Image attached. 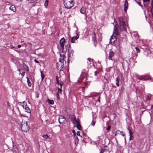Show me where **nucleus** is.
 <instances>
[{"mask_svg": "<svg viewBox=\"0 0 153 153\" xmlns=\"http://www.w3.org/2000/svg\"><path fill=\"white\" fill-rule=\"evenodd\" d=\"M65 7L69 9L73 6L74 4V0H63Z\"/></svg>", "mask_w": 153, "mask_h": 153, "instance_id": "1", "label": "nucleus"}, {"mask_svg": "<svg viewBox=\"0 0 153 153\" xmlns=\"http://www.w3.org/2000/svg\"><path fill=\"white\" fill-rule=\"evenodd\" d=\"M118 19L120 25V30L121 31H123L126 29L125 23L124 19L122 17H119Z\"/></svg>", "mask_w": 153, "mask_h": 153, "instance_id": "2", "label": "nucleus"}, {"mask_svg": "<svg viewBox=\"0 0 153 153\" xmlns=\"http://www.w3.org/2000/svg\"><path fill=\"white\" fill-rule=\"evenodd\" d=\"M21 129L24 131L26 132L29 130V128L27 123L25 121H22L21 125Z\"/></svg>", "mask_w": 153, "mask_h": 153, "instance_id": "3", "label": "nucleus"}, {"mask_svg": "<svg viewBox=\"0 0 153 153\" xmlns=\"http://www.w3.org/2000/svg\"><path fill=\"white\" fill-rule=\"evenodd\" d=\"M73 123L74 124V126L77 127L79 130H82V127L80 125V121L78 119L76 120L75 118L74 120L73 121Z\"/></svg>", "mask_w": 153, "mask_h": 153, "instance_id": "4", "label": "nucleus"}, {"mask_svg": "<svg viewBox=\"0 0 153 153\" xmlns=\"http://www.w3.org/2000/svg\"><path fill=\"white\" fill-rule=\"evenodd\" d=\"M63 65L64 63L63 62H62L59 60V62L56 64V67L57 69L59 71H63Z\"/></svg>", "mask_w": 153, "mask_h": 153, "instance_id": "5", "label": "nucleus"}, {"mask_svg": "<svg viewBox=\"0 0 153 153\" xmlns=\"http://www.w3.org/2000/svg\"><path fill=\"white\" fill-rule=\"evenodd\" d=\"M22 103L23 104V105H22V106L23 108L25 109V111L29 113H30L31 110L26 105V102L24 101L22 102Z\"/></svg>", "mask_w": 153, "mask_h": 153, "instance_id": "6", "label": "nucleus"}, {"mask_svg": "<svg viewBox=\"0 0 153 153\" xmlns=\"http://www.w3.org/2000/svg\"><path fill=\"white\" fill-rule=\"evenodd\" d=\"M59 122L60 124H63L66 122V120L65 117L63 116H59L58 119Z\"/></svg>", "mask_w": 153, "mask_h": 153, "instance_id": "7", "label": "nucleus"}, {"mask_svg": "<svg viewBox=\"0 0 153 153\" xmlns=\"http://www.w3.org/2000/svg\"><path fill=\"white\" fill-rule=\"evenodd\" d=\"M140 80H147L149 79V75H143L140 76L137 78Z\"/></svg>", "mask_w": 153, "mask_h": 153, "instance_id": "8", "label": "nucleus"}, {"mask_svg": "<svg viewBox=\"0 0 153 153\" xmlns=\"http://www.w3.org/2000/svg\"><path fill=\"white\" fill-rule=\"evenodd\" d=\"M65 42V40L64 38H62L60 41V44L61 47L64 49V45Z\"/></svg>", "mask_w": 153, "mask_h": 153, "instance_id": "9", "label": "nucleus"}, {"mask_svg": "<svg viewBox=\"0 0 153 153\" xmlns=\"http://www.w3.org/2000/svg\"><path fill=\"white\" fill-rule=\"evenodd\" d=\"M28 2L30 4L31 7H33L34 6L35 4L37 3V2L36 1H35L33 0H28Z\"/></svg>", "mask_w": 153, "mask_h": 153, "instance_id": "10", "label": "nucleus"}, {"mask_svg": "<svg viewBox=\"0 0 153 153\" xmlns=\"http://www.w3.org/2000/svg\"><path fill=\"white\" fill-rule=\"evenodd\" d=\"M114 53L113 51H110L109 53L108 59H109L113 60V57L114 56Z\"/></svg>", "mask_w": 153, "mask_h": 153, "instance_id": "11", "label": "nucleus"}, {"mask_svg": "<svg viewBox=\"0 0 153 153\" xmlns=\"http://www.w3.org/2000/svg\"><path fill=\"white\" fill-rule=\"evenodd\" d=\"M116 40V37L115 36H111L110 40V42L111 43H114L115 42V41Z\"/></svg>", "mask_w": 153, "mask_h": 153, "instance_id": "12", "label": "nucleus"}, {"mask_svg": "<svg viewBox=\"0 0 153 153\" xmlns=\"http://www.w3.org/2000/svg\"><path fill=\"white\" fill-rule=\"evenodd\" d=\"M128 3L127 1H126L124 4V10L125 12H126L128 9Z\"/></svg>", "mask_w": 153, "mask_h": 153, "instance_id": "13", "label": "nucleus"}, {"mask_svg": "<svg viewBox=\"0 0 153 153\" xmlns=\"http://www.w3.org/2000/svg\"><path fill=\"white\" fill-rule=\"evenodd\" d=\"M73 51L72 50H70L68 51V58H70L73 56Z\"/></svg>", "mask_w": 153, "mask_h": 153, "instance_id": "14", "label": "nucleus"}, {"mask_svg": "<svg viewBox=\"0 0 153 153\" xmlns=\"http://www.w3.org/2000/svg\"><path fill=\"white\" fill-rule=\"evenodd\" d=\"M114 33L117 35H120V33L119 31L115 27V28L114 29Z\"/></svg>", "mask_w": 153, "mask_h": 153, "instance_id": "15", "label": "nucleus"}, {"mask_svg": "<svg viewBox=\"0 0 153 153\" xmlns=\"http://www.w3.org/2000/svg\"><path fill=\"white\" fill-rule=\"evenodd\" d=\"M9 9L10 10L13 11V12H14L16 11V8L14 6L12 5L9 7Z\"/></svg>", "mask_w": 153, "mask_h": 153, "instance_id": "16", "label": "nucleus"}, {"mask_svg": "<svg viewBox=\"0 0 153 153\" xmlns=\"http://www.w3.org/2000/svg\"><path fill=\"white\" fill-rule=\"evenodd\" d=\"M120 80V78L119 77L117 76L116 79V85L117 86H119V81Z\"/></svg>", "mask_w": 153, "mask_h": 153, "instance_id": "17", "label": "nucleus"}, {"mask_svg": "<svg viewBox=\"0 0 153 153\" xmlns=\"http://www.w3.org/2000/svg\"><path fill=\"white\" fill-rule=\"evenodd\" d=\"M80 13L82 14H84L85 12V8L83 7H82L80 10Z\"/></svg>", "mask_w": 153, "mask_h": 153, "instance_id": "18", "label": "nucleus"}, {"mask_svg": "<svg viewBox=\"0 0 153 153\" xmlns=\"http://www.w3.org/2000/svg\"><path fill=\"white\" fill-rule=\"evenodd\" d=\"M23 67L25 68V69H26V70L27 71H29V68L24 63H23L22 64Z\"/></svg>", "mask_w": 153, "mask_h": 153, "instance_id": "19", "label": "nucleus"}, {"mask_svg": "<svg viewBox=\"0 0 153 153\" xmlns=\"http://www.w3.org/2000/svg\"><path fill=\"white\" fill-rule=\"evenodd\" d=\"M18 71L19 72V74H21L22 77L23 76L25 75V72H22V73H21L20 72V71H21V69H18Z\"/></svg>", "mask_w": 153, "mask_h": 153, "instance_id": "20", "label": "nucleus"}, {"mask_svg": "<svg viewBox=\"0 0 153 153\" xmlns=\"http://www.w3.org/2000/svg\"><path fill=\"white\" fill-rule=\"evenodd\" d=\"M26 78L27 79V82L28 85L29 86H30L32 85L31 83L30 82V81L29 79V78L28 77H26Z\"/></svg>", "mask_w": 153, "mask_h": 153, "instance_id": "21", "label": "nucleus"}, {"mask_svg": "<svg viewBox=\"0 0 153 153\" xmlns=\"http://www.w3.org/2000/svg\"><path fill=\"white\" fill-rule=\"evenodd\" d=\"M76 36H74L72 38H73V39H74L77 40L79 38V36L78 35L77 33H76Z\"/></svg>", "mask_w": 153, "mask_h": 153, "instance_id": "22", "label": "nucleus"}, {"mask_svg": "<svg viewBox=\"0 0 153 153\" xmlns=\"http://www.w3.org/2000/svg\"><path fill=\"white\" fill-rule=\"evenodd\" d=\"M75 137V143L77 145L79 142V139L77 136H76Z\"/></svg>", "mask_w": 153, "mask_h": 153, "instance_id": "23", "label": "nucleus"}, {"mask_svg": "<svg viewBox=\"0 0 153 153\" xmlns=\"http://www.w3.org/2000/svg\"><path fill=\"white\" fill-rule=\"evenodd\" d=\"M41 78H42L41 81H42L43 80V79H44V77H45V76L43 74L42 71H41Z\"/></svg>", "mask_w": 153, "mask_h": 153, "instance_id": "24", "label": "nucleus"}, {"mask_svg": "<svg viewBox=\"0 0 153 153\" xmlns=\"http://www.w3.org/2000/svg\"><path fill=\"white\" fill-rule=\"evenodd\" d=\"M61 91H62L61 89L60 88H59L58 91L57 92V95H59V93L61 94Z\"/></svg>", "mask_w": 153, "mask_h": 153, "instance_id": "25", "label": "nucleus"}, {"mask_svg": "<svg viewBox=\"0 0 153 153\" xmlns=\"http://www.w3.org/2000/svg\"><path fill=\"white\" fill-rule=\"evenodd\" d=\"M48 102L51 104H54V101L53 100H48Z\"/></svg>", "mask_w": 153, "mask_h": 153, "instance_id": "26", "label": "nucleus"}, {"mask_svg": "<svg viewBox=\"0 0 153 153\" xmlns=\"http://www.w3.org/2000/svg\"><path fill=\"white\" fill-rule=\"evenodd\" d=\"M49 0H46L45 3L44 5L45 7H47L48 5Z\"/></svg>", "mask_w": 153, "mask_h": 153, "instance_id": "27", "label": "nucleus"}, {"mask_svg": "<svg viewBox=\"0 0 153 153\" xmlns=\"http://www.w3.org/2000/svg\"><path fill=\"white\" fill-rule=\"evenodd\" d=\"M128 131H129V133L130 134V140H131V130H130V129L129 128H128Z\"/></svg>", "mask_w": 153, "mask_h": 153, "instance_id": "28", "label": "nucleus"}, {"mask_svg": "<svg viewBox=\"0 0 153 153\" xmlns=\"http://www.w3.org/2000/svg\"><path fill=\"white\" fill-rule=\"evenodd\" d=\"M135 1L137 3V4H139V6H140L141 7L142 6V5H141V4L140 3V0H139V1L136 0V1Z\"/></svg>", "mask_w": 153, "mask_h": 153, "instance_id": "29", "label": "nucleus"}, {"mask_svg": "<svg viewBox=\"0 0 153 153\" xmlns=\"http://www.w3.org/2000/svg\"><path fill=\"white\" fill-rule=\"evenodd\" d=\"M42 136L45 139H47L48 137V136L47 134H44Z\"/></svg>", "mask_w": 153, "mask_h": 153, "instance_id": "30", "label": "nucleus"}, {"mask_svg": "<svg viewBox=\"0 0 153 153\" xmlns=\"http://www.w3.org/2000/svg\"><path fill=\"white\" fill-rule=\"evenodd\" d=\"M59 84L60 86V88H62V85H63V82H59V84Z\"/></svg>", "mask_w": 153, "mask_h": 153, "instance_id": "31", "label": "nucleus"}, {"mask_svg": "<svg viewBox=\"0 0 153 153\" xmlns=\"http://www.w3.org/2000/svg\"><path fill=\"white\" fill-rule=\"evenodd\" d=\"M95 122H96V121H94V120H92V122L91 123V124H92V125L93 126H94L95 125Z\"/></svg>", "mask_w": 153, "mask_h": 153, "instance_id": "32", "label": "nucleus"}, {"mask_svg": "<svg viewBox=\"0 0 153 153\" xmlns=\"http://www.w3.org/2000/svg\"><path fill=\"white\" fill-rule=\"evenodd\" d=\"M75 39H73V38H72L71 41L72 43H74L75 42Z\"/></svg>", "mask_w": 153, "mask_h": 153, "instance_id": "33", "label": "nucleus"}, {"mask_svg": "<svg viewBox=\"0 0 153 153\" xmlns=\"http://www.w3.org/2000/svg\"><path fill=\"white\" fill-rule=\"evenodd\" d=\"M135 49L136 50V51H137V52H140V50L138 48H137V47H136L135 48Z\"/></svg>", "mask_w": 153, "mask_h": 153, "instance_id": "34", "label": "nucleus"}, {"mask_svg": "<svg viewBox=\"0 0 153 153\" xmlns=\"http://www.w3.org/2000/svg\"><path fill=\"white\" fill-rule=\"evenodd\" d=\"M72 132L74 134V137H76V131H75V130H72Z\"/></svg>", "mask_w": 153, "mask_h": 153, "instance_id": "35", "label": "nucleus"}, {"mask_svg": "<svg viewBox=\"0 0 153 153\" xmlns=\"http://www.w3.org/2000/svg\"><path fill=\"white\" fill-rule=\"evenodd\" d=\"M56 82L58 84H59V80L58 79V77L57 76L56 77Z\"/></svg>", "mask_w": 153, "mask_h": 153, "instance_id": "36", "label": "nucleus"}, {"mask_svg": "<svg viewBox=\"0 0 153 153\" xmlns=\"http://www.w3.org/2000/svg\"><path fill=\"white\" fill-rule=\"evenodd\" d=\"M143 1L144 3L147 2H149L150 0H143Z\"/></svg>", "mask_w": 153, "mask_h": 153, "instance_id": "37", "label": "nucleus"}, {"mask_svg": "<svg viewBox=\"0 0 153 153\" xmlns=\"http://www.w3.org/2000/svg\"><path fill=\"white\" fill-rule=\"evenodd\" d=\"M111 128V126H109L107 128L106 130L108 131Z\"/></svg>", "mask_w": 153, "mask_h": 153, "instance_id": "38", "label": "nucleus"}, {"mask_svg": "<svg viewBox=\"0 0 153 153\" xmlns=\"http://www.w3.org/2000/svg\"><path fill=\"white\" fill-rule=\"evenodd\" d=\"M76 134L77 135L80 136V132L79 131H78L77 132Z\"/></svg>", "mask_w": 153, "mask_h": 153, "instance_id": "39", "label": "nucleus"}, {"mask_svg": "<svg viewBox=\"0 0 153 153\" xmlns=\"http://www.w3.org/2000/svg\"><path fill=\"white\" fill-rule=\"evenodd\" d=\"M34 61L36 63H39V61H37L36 59H35L34 60Z\"/></svg>", "mask_w": 153, "mask_h": 153, "instance_id": "40", "label": "nucleus"}, {"mask_svg": "<svg viewBox=\"0 0 153 153\" xmlns=\"http://www.w3.org/2000/svg\"><path fill=\"white\" fill-rule=\"evenodd\" d=\"M146 100L147 101L148 100H149V98L148 97H146Z\"/></svg>", "mask_w": 153, "mask_h": 153, "instance_id": "41", "label": "nucleus"}, {"mask_svg": "<svg viewBox=\"0 0 153 153\" xmlns=\"http://www.w3.org/2000/svg\"><path fill=\"white\" fill-rule=\"evenodd\" d=\"M88 60L90 61H91V60H92V59H91L90 58H88Z\"/></svg>", "mask_w": 153, "mask_h": 153, "instance_id": "42", "label": "nucleus"}, {"mask_svg": "<svg viewBox=\"0 0 153 153\" xmlns=\"http://www.w3.org/2000/svg\"><path fill=\"white\" fill-rule=\"evenodd\" d=\"M117 132L120 133V134L122 133V132L121 131H117Z\"/></svg>", "mask_w": 153, "mask_h": 153, "instance_id": "43", "label": "nucleus"}, {"mask_svg": "<svg viewBox=\"0 0 153 153\" xmlns=\"http://www.w3.org/2000/svg\"><path fill=\"white\" fill-rule=\"evenodd\" d=\"M97 72L96 71H95V73H94L95 75L96 76H97Z\"/></svg>", "mask_w": 153, "mask_h": 153, "instance_id": "44", "label": "nucleus"}, {"mask_svg": "<svg viewBox=\"0 0 153 153\" xmlns=\"http://www.w3.org/2000/svg\"><path fill=\"white\" fill-rule=\"evenodd\" d=\"M152 9H153V0L152 1Z\"/></svg>", "mask_w": 153, "mask_h": 153, "instance_id": "45", "label": "nucleus"}, {"mask_svg": "<svg viewBox=\"0 0 153 153\" xmlns=\"http://www.w3.org/2000/svg\"><path fill=\"white\" fill-rule=\"evenodd\" d=\"M18 47V48H20L21 47V45H19Z\"/></svg>", "mask_w": 153, "mask_h": 153, "instance_id": "46", "label": "nucleus"}, {"mask_svg": "<svg viewBox=\"0 0 153 153\" xmlns=\"http://www.w3.org/2000/svg\"><path fill=\"white\" fill-rule=\"evenodd\" d=\"M22 0H16V1H21Z\"/></svg>", "mask_w": 153, "mask_h": 153, "instance_id": "47", "label": "nucleus"}, {"mask_svg": "<svg viewBox=\"0 0 153 153\" xmlns=\"http://www.w3.org/2000/svg\"><path fill=\"white\" fill-rule=\"evenodd\" d=\"M121 135H122L123 136H124V135L122 133L121 134Z\"/></svg>", "mask_w": 153, "mask_h": 153, "instance_id": "48", "label": "nucleus"}, {"mask_svg": "<svg viewBox=\"0 0 153 153\" xmlns=\"http://www.w3.org/2000/svg\"><path fill=\"white\" fill-rule=\"evenodd\" d=\"M103 153V152H102V151H101L100 152V153Z\"/></svg>", "mask_w": 153, "mask_h": 153, "instance_id": "49", "label": "nucleus"}]
</instances>
